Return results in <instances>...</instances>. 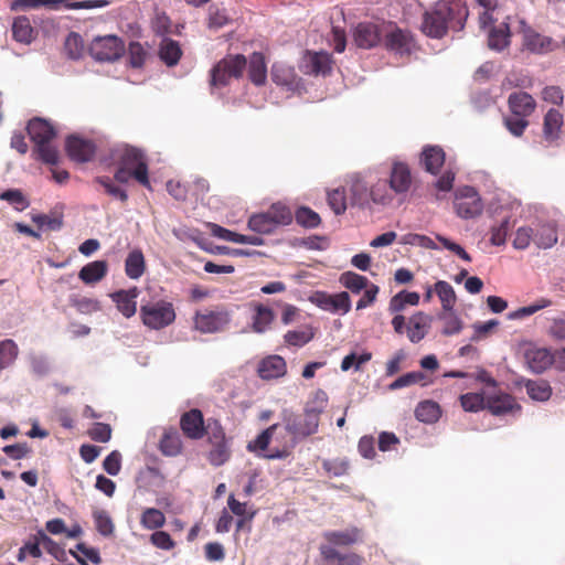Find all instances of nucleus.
I'll return each mask as SVG.
<instances>
[{
	"instance_id": "obj_26",
	"label": "nucleus",
	"mask_w": 565,
	"mask_h": 565,
	"mask_svg": "<svg viewBox=\"0 0 565 565\" xmlns=\"http://www.w3.org/2000/svg\"><path fill=\"white\" fill-rule=\"evenodd\" d=\"M159 449L162 455L175 457L182 452L183 443L177 428H166L159 441Z\"/></svg>"
},
{
	"instance_id": "obj_46",
	"label": "nucleus",
	"mask_w": 565,
	"mask_h": 565,
	"mask_svg": "<svg viewBox=\"0 0 565 565\" xmlns=\"http://www.w3.org/2000/svg\"><path fill=\"white\" fill-rule=\"evenodd\" d=\"M247 225L259 234H271L277 228L267 212L252 215Z\"/></svg>"
},
{
	"instance_id": "obj_59",
	"label": "nucleus",
	"mask_w": 565,
	"mask_h": 565,
	"mask_svg": "<svg viewBox=\"0 0 565 565\" xmlns=\"http://www.w3.org/2000/svg\"><path fill=\"white\" fill-rule=\"evenodd\" d=\"M207 443L211 445L227 440L223 426L218 419L209 418L205 427Z\"/></svg>"
},
{
	"instance_id": "obj_18",
	"label": "nucleus",
	"mask_w": 565,
	"mask_h": 565,
	"mask_svg": "<svg viewBox=\"0 0 565 565\" xmlns=\"http://www.w3.org/2000/svg\"><path fill=\"white\" fill-rule=\"evenodd\" d=\"M68 157L76 162L90 161L95 154V145L87 139L70 136L65 145Z\"/></svg>"
},
{
	"instance_id": "obj_60",
	"label": "nucleus",
	"mask_w": 565,
	"mask_h": 565,
	"mask_svg": "<svg viewBox=\"0 0 565 565\" xmlns=\"http://www.w3.org/2000/svg\"><path fill=\"white\" fill-rule=\"evenodd\" d=\"M0 200L7 201L18 211H23L30 205L28 199L18 189H11L1 192Z\"/></svg>"
},
{
	"instance_id": "obj_6",
	"label": "nucleus",
	"mask_w": 565,
	"mask_h": 565,
	"mask_svg": "<svg viewBox=\"0 0 565 565\" xmlns=\"http://www.w3.org/2000/svg\"><path fill=\"white\" fill-rule=\"evenodd\" d=\"M232 321V312L224 306L198 310L193 317L194 329L201 333H217L226 330Z\"/></svg>"
},
{
	"instance_id": "obj_23",
	"label": "nucleus",
	"mask_w": 565,
	"mask_h": 565,
	"mask_svg": "<svg viewBox=\"0 0 565 565\" xmlns=\"http://www.w3.org/2000/svg\"><path fill=\"white\" fill-rule=\"evenodd\" d=\"M317 305L323 310L344 315L351 309V299L347 291L335 295L319 294Z\"/></svg>"
},
{
	"instance_id": "obj_40",
	"label": "nucleus",
	"mask_w": 565,
	"mask_h": 565,
	"mask_svg": "<svg viewBox=\"0 0 565 565\" xmlns=\"http://www.w3.org/2000/svg\"><path fill=\"white\" fill-rule=\"evenodd\" d=\"M434 290L441 302L443 310H452L457 301L452 286L445 280H438L434 286Z\"/></svg>"
},
{
	"instance_id": "obj_41",
	"label": "nucleus",
	"mask_w": 565,
	"mask_h": 565,
	"mask_svg": "<svg viewBox=\"0 0 565 565\" xmlns=\"http://www.w3.org/2000/svg\"><path fill=\"white\" fill-rule=\"evenodd\" d=\"M530 369L535 373H542L552 364V355L545 349H537L526 353Z\"/></svg>"
},
{
	"instance_id": "obj_8",
	"label": "nucleus",
	"mask_w": 565,
	"mask_h": 565,
	"mask_svg": "<svg viewBox=\"0 0 565 565\" xmlns=\"http://www.w3.org/2000/svg\"><path fill=\"white\" fill-rule=\"evenodd\" d=\"M281 420L285 430L292 435L298 444L316 434L319 429V424L309 418L305 413L296 414L292 411L284 409L281 412Z\"/></svg>"
},
{
	"instance_id": "obj_17",
	"label": "nucleus",
	"mask_w": 565,
	"mask_h": 565,
	"mask_svg": "<svg viewBox=\"0 0 565 565\" xmlns=\"http://www.w3.org/2000/svg\"><path fill=\"white\" fill-rule=\"evenodd\" d=\"M486 408L495 416L520 411L521 406L515 402L514 397L508 393L495 392L486 393Z\"/></svg>"
},
{
	"instance_id": "obj_24",
	"label": "nucleus",
	"mask_w": 565,
	"mask_h": 565,
	"mask_svg": "<svg viewBox=\"0 0 565 565\" xmlns=\"http://www.w3.org/2000/svg\"><path fill=\"white\" fill-rule=\"evenodd\" d=\"M446 154L439 146H426L420 153V164L425 171L437 174L445 163Z\"/></svg>"
},
{
	"instance_id": "obj_54",
	"label": "nucleus",
	"mask_w": 565,
	"mask_h": 565,
	"mask_svg": "<svg viewBox=\"0 0 565 565\" xmlns=\"http://www.w3.org/2000/svg\"><path fill=\"white\" fill-rule=\"evenodd\" d=\"M296 222L307 228L318 227L321 223L320 215L307 206L299 207L295 213Z\"/></svg>"
},
{
	"instance_id": "obj_52",
	"label": "nucleus",
	"mask_w": 565,
	"mask_h": 565,
	"mask_svg": "<svg viewBox=\"0 0 565 565\" xmlns=\"http://www.w3.org/2000/svg\"><path fill=\"white\" fill-rule=\"evenodd\" d=\"M95 182L98 183L104 189L105 193H107L108 195H110L114 199H117L124 203L127 202V200H128L127 191L125 189H122L121 186L117 185L111 178L106 177V175L97 177L95 179Z\"/></svg>"
},
{
	"instance_id": "obj_22",
	"label": "nucleus",
	"mask_w": 565,
	"mask_h": 565,
	"mask_svg": "<svg viewBox=\"0 0 565 565\" xmlns=\"http://www.w3.org/2000/svg\"><path fill=\"white\" fill-rule=\"evenodd\" d=\"M140 291L137 287L127 290H118L110 295L119 312L126 318H131L137 311V298Z\"/></svg>"
},
{
	"instance_id": "obj_30",
	"label": "nucleus",
	"mask_w": 565,
	"mask_h": 565,
	"mask_svg": "<svg viewBox=\"0 0 565 565\" xmlns=\"http://www.w3.org/2000/svg\"><path fill=\"white\" fill-rule=\"evenodd\" d=\"M107 4L105 0H86L77 2H68L67 0H40V8L44 7L50 10H58L61 6L67 9L79 10V9H94L102 8Z\"/></svg>"
},
{
	"instance_id": "obj_21",
	"label": "nucleus",
	"mask_w": 565,
	"mask_h": 565,
	"mask_svg": "<svg viewBox=\"0 0 565 565\" xmlns=\"http://www.w3.org/2000/svg\"><path fill=\"white\" fill-rule=\"evenodd\" d=\"M508 106L512 115L527 118L535 111L536 102L531 94L519 90L510 94Z\"/></svg>"
},
{
	"instance_id": "obj_16",
	"label": "nucleus",
	"mask_w": 565,
	"mask_h": 565,
	"mask_svg": "<svg viewBox=\"0 0 565 565\" xmlns=\"http://www.w3.org/2000/svg\"><path fill=\"white\" fill-rule=\"evenodd\" d=\"M248 308L252 311L250 317V329L255 333H265L267 332L274 320L275 312L268 306L263 305L258 301L248 302Z\"/></svg>"
},
{
	"instance_id": "obj_43",
	"label": "nucleus",
	"mask_w": 565,
	"mask_h": 565,
	"mask_svg": "<svg viewBox=\"0 0 565 565\" xmlns=\"http://www.w3.org/2000/svg\"><path fill=\"white\" fill-rule=\"evenodd\" d=\"M350 467V461L347 458L322 460V469L329 478L347 476L349 473Z\"/></svg>"
},
{
	"instance_id": "obj_27",
	"label": "nucleus",
	"mask_w": 565,
	"mask_h": 565,
	"mask_svg": "<svg viewBox=\"0 0 565 565\" xmlns=\"http://www.w3.org/2000/svg\"><path fill=\"white\" fill-rule=\"evenodd\" d=\"M328 395L327 393L318 388L309 397V399L306 402L303 407V413L318 423L320 425V416L324 412V409L328 406Z\"/></svg>"
},
{
	"instance_id": "obj_13",
	"label": "nucleus",
	"mask_w": 565,
	"mask_h": 565,
	"mask_svg": "<svg viewBox=\"0 0 565 565\" xmlns=\"http://www.w3.org/2000/svg\"><path fill=\"white\" fill-rule=\"evenodd\" d=\"M523 46L529 52L539 55L551 53L559 47L554 39L543 35L533 29L523 31Z\"/></svg>"
},
{
	"instance_id": "obj_37",
	"label": "nucleus",
	"mask_w": 565,
	"mask_h": 565,
	"mask_svg": "<svg viewBox=\"0 0 565 565\" xmlns=\"http://www.w3.org/2000/svg\"><path fill=\"white\" fill-rule=\"evenodd\" d=\"M41 544H54V541L51 537H49L43 531H39L32 540L25 542L24 545L20 548L19 559H22L24 554H29L34 558L41 557Z\"/></svg>"
},
{
	"instance_id": "obj_48",
	"label": "nucleus",
	"mask_w": 565,
	"mask_h": 565,
	"mask_svg": "<svg viewBox=\"0 0 565 565\" xmlns=\"http://www.w3.org/2000/svg\"><path fill=\"white\" fill-rule=\"evenodd\" d=\"M64 50L70 58L79 60L85 51L84 41L81 34L71 32L65 39Z\"/></svg>"
},
{
	"instance_id": "obj_25",
	"label": "nucleus",
	"mask_w": 565,
	"mask_h": 565,
	"mask_svg": "<svg viewBox=\"0 0 565 565\" xmlns=\"http://www.w3.org/2000/svg\"><path fill=\"white\" fill-rule=\"evenodd\" d=\"M286 361L279 355H269L263 359L257 367V373L263 380H273L286 374Z\"/></svg>"
},
{
	"instance_id": "obj_12",
	"label": "nucleus",
	"mask_w": 565,
	"mask_h": 565,
	"mask_svg": "<svg viewBox=\"0 0 565 565\" xmlns=\"http://www.w3.org/2000/svg\"><path fill=\"white\" fill-rule=\"evenodd\" d=\"M206 424L199 408H191L180 417V428L183 435L192 440H199L205 436Z\"/></svg>"
},
{
	"instance_id": "obj_5",
	"label": "nucleus",
	"mask_w": 565,
	"mask_h": 565,
	"mask_svg": "<svg viewBox=\"0 0 565 565\" xmlns=\"http://www.w3.org/2000/svg\"><path fill=\"white\" fill-rule=\"evenodd\" d=\"M142 323L151 330H161L175 320V310L170 301L158 300L142 305L139 310Z\"/></svg>"
},
{
	"instance_id": "obj_64",
	"label": "nucleus",
	"mask_w": 565,
	"mask_h": 565,
	"mask_svg": "<svg viewBox=\"0 0 565 565\" xmlns=\"http://www.w3.org/2000/svg\"><path fill=\"white\" fill-rule=\"evenodd\" d=\"M147 52L139 42H131L128 46V61L132 67H141L146 61Z\"/></svg>"
},
{
	"instance_id": "obj_1",
	"label": "nucleus",
	"mask_w": 565,
	"mask_h": 565,
	"mask_svg": "<svg viewBox=\"0 0 565 565\" xmlns=\"http://www.w3.org/2000/svg\"><path fill=\"white\" fill-rule=\"evenodd\" d=\"M468 10L458 2H437L423 14L422 32L431 39H443L448 30L463 28Z\"/></svg>"
},
{
	"instance_id": "obj_11",
	"label": "nucleus",
	"mask_w": 565,
	"mask_h": 565,
	"mask_svg": "<svg viewBox=\"0 0 565 565\" xmlns=\"http://www.w3.org/2000/svg\"><path fill=\"white\" fill-rule=\"evenodd\" d=\"M383 42L387 51L399 56H408L416 50V41L412 32L396 25L383 35Z\"/></svg>"
},
{
	"instance_id": "obj_9",
	"label": "nucleus",
	"mask_w": 565,
	"mask_h": 565,
	"mask_svg": "<svg viewBox=\"0 0 565 565\" xmlns=\"http://www.w3.org/2000/svg\"><path fill=\"white\" fill-rule=\"evenodd\" d=\"M454 206L461 218H473L481 214L483 204L478 191L473 186L458 188L455 193Z\"/></svg>"
},
{
	"instance_id": "obj_63",
	"label": "nucleus",
	"mask_w": 565,
	"mask_h": 565,
	"mask_svg": "<svg viewBox=\"0 0 565 565\" xmlns=\"http://www.w3.org/2000/svg\"><path fill=\"white\" fill-rule=\"evenodd\" d=\"M426 379V375L423 372H408L397 377L394 382L388 385V388L392 391L399 390L406 386H411L413 384L419 383Z\"/></svg>"
},
{
	"instance_id": "obj_35",
	"label": "nucleus",
	"mask_w": 565,
	"mask_h": 565,
	"mask_svg": "<svg viewBox=\"0 0 565 565\" xmlns=\"http://www.w3.org/2000/svg\"><path fill=\"white\" fill-rule=\"evenodd\" d=\"M34 33L28 17L21 15L13 20L12 34L15 41L29 44L34 39Z\"/></svg>"
},
{
	"instance_id": "obj_50",
	"label": "nucleus",
	"mask_w": 565,
	"mask_h": 565,
	"mask_svg": "<svg viewBox=\"0 0 565 565\" xmlns=\"http://www.w3.org/2000/svg\"><path fill=\"white\" fill-rule=\"evenodd\" d=\"M231 457V450L227 440L211 445L207 459L212 466L220 467Z\"/></svg>"
},
{
	"instance_id": "obj_39",
	"label": "nucleus",
	"mask_w": 565,
	"mask_h": 565,
	"mask_svg": "<svg viewBox=\"0 0 565 565\" xmlns=\"http://www.w3.org/2000/svg\"><path fill=\"white\" fill-rule=\"evenodd\" d=\"M271 79L281 86L294 88L297 86V75L292 67L274 64L271 67Z\"/></svg>"
},
{
	"instance_id": "obj_31",
	"label": "nucleus",
	"mask_w": 565,
	"mask_h": 565,
	"mask_svg": "<svg viewBox=\"0 0 565 565\" xmlns=\"http://www.w3.org/2000/svg\"><path fill=\"white\" fill-rule=\"evenodd\" d=\"M248 77L250 82L257 86L266 83L267 67L263 53L254 52L250 55L248 64Z\"/></svg>"
},
{
	"instance_id": "obj_53",
	"label": "nucleus",
	"mask_w": 565,
	"mask_h": 565,
	"mask_svg": "<svg viewBox=\"0 0 565 565\" xmlns=\"http://www.w3.org/2000/svg\"><path fill=\"white\" fill-rule=\"evenodd\" d=\"M510 32L507 24L500 28H494L490 31L488 38V45L492 50L501 51L509 44Z\"/></svg>"
},
{
	"instance_id": "obj_57",
	"label": "nucleus",
	"mask_w": 565,
	"mask_h": 565,
	"mask_svg": "<svg viewBox=\"0 0 565 565\" xmlns=\"http://www.w3.org/2000/svg\"><path fill=\"white\" fill-rule=\"evenodd\" d=\"M547 333L555 340H565V312L548 317Z\"/></svg>"
},
{
	"instance_id": "obj_32",
	"label": "nucleus",
	"mask_w": 565,
	"mask_h": 565,
	"mask_svg": "<svg viewBox=\"0 0 565 565\" xmlns=\"http://www.w3.org/2000/svg\"><path fill=\"white\" fill-rule=\"evenodd\" d=\"M146 269V262L140 249L131 250L125 260V273L130 279L140 278Z\"/></svg>"
},
{
	"instance_id": "obj_33",
	"label": "nucleus",
	"mask_w": 565,
	"mask_h": 565,
	"mask_svg": "<svg viewBox=\"0 0 565 565\" xmlns=\"http://www.w3.org/2000/svg\"><path fill=\"white\" fill-rule=\"evenodd\" d=\"M159 56L168 66H174L182 56L179 43L171 39H163L159 47Z\"/></svg>"
},
{
	"instance_id": "obj_15",
	"label": "nucleus",
	"mask_w": 565,
	"mask_h": 565,
	"mask_svg": "<svg viewBox=\"0 0 565 565\" xmlns=\"http://www.w3.org/2000/svg\"><path fill=\"white\" fill-rule=\"evenodd\" d=\"M390 190L395 194L408 192L413 183V177L407 163L395 161L392 163L390 178Z\"/></svg>"
},
{
	"instance_id": "obj_62",
	"label": "nucleus",
	"mask_w": 565,
	"mask_h": 565,
	"mask_svg": "<svg viewBox=\"0 0 565 565\" xmlns=\"http://www.w3.org/2000/svg\"><path fill=\"white\" fill-rule=\"evenodd\" d=\"M70 302L79 313L83 315H89L100 309L98 300L88 297L74 296L71 297Z\"/></svg>"
},
{
	"instance_id": "obj_36",
	"label": "nucleus",
	"mask_w": 565,
	"mask_h": 565,
	"mask_svg": "<svg viewBox=\"0 0 565 565\" xmlns=\"http://www.w3.org/2000/svg\"><path fill=\"white\" fill-rule=\"evenodd\" d=\"M527 395L535 401L545 402L552 395V387L546 380H526L524 382Z\"/></svg>"
},
{
	"instance_id": "obj_29",
	"label": "nucleus",
	"mask_w": 565,
	"mask_h": 565,
	"mask_svg": "<svg viewBox=\"0 0 565 565\" xmlns=\"http://www.w3.org/2000/svg\"><path fill=\"white\" fill-rule=\"evenodd\" d=\"M107 271L108 264L106 260H95L83 266L78 277L83 282L92 285L100 281L107 275Z\"/></svg>"
},
{
	"instance_id": "obj_28",
	"label": "nucleus",
	"mask_w": 565,
	"mask_h": 565,
	"mask_svg": "<svg viewBox=\"0 0 565 565\" xmlns=\"http://www.w3.org/2000/svg\"><path fill=\"white\" fill-rule=\"evenodd\" d=\"M563 126V115L554 108L548 109L543 120V136L548 142H553L559 138Z\"/></svg>"
},
{
	"instance_id": "obj_58",
	"label": "nucleus",
	"mask_w": 565,
	"mask_h": 565,
	"mask_svg": "<svg viewBox=\"0 0 565 565\" xmlns=\"http://www.w3.org/2000/svg\"><path fill=\"white\" fill-rule=\"evenodd\" d=\"M328 204L337 215L347 211V198L343 188L333 189L328 192Z\"/></svg>"
},
{
	"instance_id": "obj_20",
	"label": "nucleus",
	"mask_w": 565,
	"mask_h": 565,
	"mask_svg": "<svg viewBox=\"0 0 565 565\" xmlns=\"http://www.w3.org/2000/svg\"><path fill=\"white\" fill-rule=\"evenodd\" d=\"M433 317L424 311L411 316L406 327L407 338L412 343L420 342L428 333Z\"/></svg>"
},
{
	"instance_id": "obj_38",
	"label": "nucleus",
	"mask_w": 565,
	"mask_h": 565,
	"mask_svg": "<svg viewBox=\"0 0 565 565\" xmlns=\"http://www.w3.org/2000/svg\"><path fill=\"white\" fill-rule=\"evenodd\" d=\"M360 531L356 527L345 531H329L323 534L332 545L349 546L359 541Z\"/></svg>"
},
{
	"instance_id": "obj_44",
	"label": "nucleus",
	"mask_w": 565,
	"mask_h": 565,
	"mask_svg": "<svg viewBox=\"0 0 565 565\" xmlns=\"http://www.w3.org/2000/svg\"><path fill=\"white\" fill-rule=\"evenodd\" d=\"M340 284L353 294H360L363 289L370 286L369 279L365 276L359 275L354 271H345L341 274Z\"/></svg>"
},
{
	"instance_id": "obj_47",
	"label": "nucleus",
	"mask_w": 565,
	"mask_h": 565,
	"mask_svg": "<svg viewBox=\"0 0 565 565\" xmlns=\"http://www.w3.org/2000/svg\"><path fill=\"white\" fill-rule=\"evenodd\" d=\"M266 212L276 227L289 225L292 222V213L285 204L274 203Z\"/></svg>"
},
{
	"instance_id": "obj_49",
	"label": "nucleus",
	"mask_w": 565,
	"mask_h": 565,
	"mask_svg": "<svg viewBox=\"0 0 565 565\" xmlns=\"http://www.w3.org/2000/svg\"><path fill=\"white\" fill-rule=\"evenodd\" d=\"M387 180H379L370 188V199L376 204H388L393 201L392 191L387 188Z\"/></svg>"
},
{
	"instance_id": "obj_61",
	"label": "nucleus",
	"mask_w": 565,
	"mask_h": 565,
	"mask_svg": "<svg viewBox=\"0 0 565 565\" xmlns=\"http://www.w3.org/2000/svg\"><path fill=\"white\" fill-rule=\"evenodd\" d=\"M313 338V332L311 329L307 328L305 330H289L284 335L285 342L288 345L292 347H303Z\"/></svg>"
},
{
	"instance_id": "obj_3",
	"label": "nucleus",
	"mask_w": 565,
	"mask_h": 565,
	"mask_svg": "<svg viewBox=\"0 0 565 565\" xmlns=\"http://www.w3.org/2000/svg\"><path fill=\"white\" fill-rule=\"evenodd\" d=\"M26 131L34 145L32 151L34 159L46 164H56L58 152L53 143L57 134L54 125L46 119L34 117L29 120Z\"/></svg>"
},
{
	"instance_id": "obj_42",
	"label": "nucleus",
	"mask_w": 565,
	"mask_h": 565,
	"mask_svg": "<svg viewBox=\"0 0 565 565\" xmlns=\"http://www.w3.org/2000/svg\"><path fill=\"white\" fill-rule=\"evenodd\" d=\"M351 202L353 205L364 206L370 200V189L360 177H353L350 184Z\"/></svg>"
},
{
	"instance_id": "obj_19",
	"label": "nucleus",
	"mask_w": 565,
	"mask_h": 565,
	"mask_svg": "<svg viewBox=\"0 0 565 565\" xmlns=\"http://www.w3.org/2000/svg\"><path fill=\"white\" fill-rule=\"evenodd\" d=\"M303 63L305 73L326 76L332 70L333 60L327 52H307Z\"/></svg>"
},
{
	"instance_id": "obj_14",
	"label": "nucleus",
	"mask_w": 565,
	"mask_h": 565,
	"mask_svg": "<svg viewBox=\"0 0 565 565\" xmlns=\"http://www.w3.org/2000/svg\"><path fill=\"white\" fill-rule=\"evenodd\" d=\"M383 38L380 26L372 22L359 23L353 32V40L356 46L369 50L377 46Z\"/></svg>"
},
{
	"instance_id": "obj_34",
	"label": "nucleus",
	"mask_w": 565,
	"mask_h": 565,
	"mask_svg": "<svg viewBox=\"0 0 565 565\" xmlns=\"http://www.w3.org/2000/svg\"><path fill=\"white\" fill-rule=\"evenodd\" d=\"M440 415V406L430 399L420 402L415 408V417L422 423L433 424L439 419Z\"/></svg>"
},
{
	"instance_id": "obj_2",
	"label": "nucleus",
	"mask_w": 565,
	"mask_h": 565,
	"mask_svg": "<svg viewBox=\"0 0 565 565\" xmlns=\"http://www.w3.org/2000/svg\"><path fill=\"white\" fill-rule=\"evenodd\" d=\"M279 428V424H273L264 429L254 440L247 444V450L268 460L289 457L298 443L284 427L281 431L277 433Z\"/></svg>"
},
{
	"instance_id": "obj_45",
	"label": "nucleus",
	"mask_w": 565,
	"mask_h": 565,
	"mask_svg": "<svg viewBox=\"0 0 565 565\" xmlns=\"http://www.w3.org/2000/svg\"><path fill=\"white\" fill-rule=\"evenodd\" d=\"M533 242L540 248L552 247L557 242L555 228L550 224L541 225L533 234Z\"/></svg>"
},
{
	"instance_id": "obj_7",
	"label": "nucleus",
	"mask_w": 565,
	"mask_h": 565,
	"mask_svg": "<svg viewBox=\"0 0 565 565\" xmlns=\"http://www.w3.org/2000/svg\"><path fill=\"white\" fill-rule=\"evenodd\" d=\"M247 60L242 54L226 55L211 70L212 86H225L232 77L239 78L246 68Z\"/></svg>"
},
{
	"instance_id": "obj_56",
	"label": "nucleus",
	"mask_w": 565,
	"mask_h": 565,
	"mask_svg": "<svg viewBox=\"0 0 565 565\" xmlns=\"http://www.w3.org/2000/svg\"><path fill=\"white\" fill-rule=\"evenodd\" d=\"M439 319L444 322L443 334H445V335L457 334L462 330V321L454 312V310L444 311L439 316Z\"/></svg>"
},
{
	"instance_id": "obj_4",
	"label": "nucleus",
	"mask_w": 565,
	"mask_h": 565,
	"mask_svg": "<svg viewBox=\"0 0 565 565\" xmlns=\"http://www.w3.org/2000/svg\"><path fill=\"white\" fill-rule=\"evenodd\" d=\"M118 166L132 171L134 179L147 189L151 188L148 163L145 153L132 146L121 145L111 150Z\"/></svg>"
},
{
	"instance_id": "obj_10",
	"label": "nucleus",
	"mask_w": 565,
	"mask_h": 565,
	"mask_svg": "<svg viewBox=\"0 0 565 565\" xmlns=\"http://www.w3.org/2000/svg\"><path fill=\"white\" fill-rule=\"evenodd\" d=\"M125 52V44L116 35L95 38L89 45V54L96 61H116Z\"/></svg>"
},
{
	"instance_id": "obj_55",
	"label": "nucleus",
	"mask_w": 565,
	"mask_h": 565,
	"mask_svg": "<svg viewBox=\"0 0 565 565\" xmlns=\"http://www.w3.org/2000/svg\"><path fill=\"white\" fill-rule=\"evenodd\" d=\"M460 404L466 412H479L486 408V393H466L460 396Z\"/></svg>"
},
{
	"instance_id": "obj_51",
	"label": "nucleus",
	"mask_w": 565,
	"mask_h": 565,
	"mask_svg": "<svg viewBox=\"0 0 565 565\" xmlns=\"http://www.w3.org/2000/svg\"><path fill=\"white\" fill-rule=\"evenodd\" d=\"M140 523L145 529L148 530L160 529L166 523V516L158 509L147 508L141 514Z\"/></svg>"
}]
</instances>
